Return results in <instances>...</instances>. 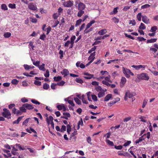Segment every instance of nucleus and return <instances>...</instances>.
Returning a JSON list of instances; mask_svg holds the SVG:
<instances>
[{
    "label": "nucleus",
    "instance_id": "42",
    "mask_svg": "<svg viewBox=\"0 0 158 158\" xmlns=\"http://www.w3.org/2000/svg\"><path fill=\"white\" fill-rule=\"evenodd\" d=\"M106 142L107 144L110 146H113L114 145L113 142L110 141L109 139H106Z\"/></svg>",
    "mask_w": 158,
    "mask_h": 158
},
{
    "label": "nucleus",
    "instance_id": "56",
    "mask_svg": "<svg viewBox=\"0 0 158 158\" xmlns=\"http://www.w3.org/2000/svg\"><path fill=\"white\" fill-rule=\"evenodd\" d=\"M16 5L15 4L10 3L8 5L9 8L11 9H15L16 8Z\"/></svg>",
    "mask_w": 158,
    "mask_h": 158
},
{
    "label": "nucleus",
    "instance_id": "63",
    "mask_svg": "<svg viewBox=\"0 0 158 158\" xmlns=\"http://www.w3.org/2000/svg\"><path fill=\"white\" fill-rule=\"evenodd\" d=\"M96 49V48L95 46H94L90 50H89L88 51V53H92V52L94 51Z\"/></svg>",
    "mask_w": 158,
    "mask_h": 158
},
{
    "label": "nucleus",
    "instance_id": "36",
    "mask_svg": "<svg viewBox=\"0 0 158 158\" xmlns=\"http://www.w3.org/2000/svg\"><path fill=\"white\" fill-rule=\"evenodd\" d=\"M64 107V105L63 104L58 105L57 106L58 109L60 110H62Z\"/></svg>",
    "mask_w": 158,
    "mask_h": 158
},
{
    "label": "nucleus",
    "instance_id": "3",
    "mask_svg": "<svg viewBox=\"0 0 158 158\" xmlns=\"http://www.w3.org/2000/svg\"><path fill=\"white\" fill-rule=\"evenodd\" d=\"M123 71L126 77L128 78L130 77V74L132 76L134 75V73L131 72L130 70L126 68L125 69L124 67L123 68Z\"/></svg>",
    "mask_w": 158,
    "mask_h": 158
},
{
    "label": "nucleus",
    "instance_id": "11",
    "mask_svg": "<svg viewBox=\"0 0 158 158\" xmlns=\"http://www.w3.org/2000/svg\"><path fill=\"white\" fill-rule=\"evenodd\" d=\"M106 91V89L102 90L101 88L99 86V98L104 96L105 95V92Z\"/></svg>",
    "mask_w": 158,
    "mask_h": 158
},
{
    "label": "nucleus",
    "instance_id": "40",
    "mask_svg": "<svg viewBox=\"0 0 158 158\" xmlns=\"http://www.w3.org/2000/svg\"><path fill=\"white\" fill-rule=\"evenodd\" d=\"M110 35H104L102 36V35H100L99 36V40L102 39H105L106 38L109 37Z\"/></svg>",
    "mask_w": 158,
    "mask_h": 158
},
{
    "label": "nucleus",
    "instance_id": "32",
    "mask_svg": "<svg viewBox=\"0 0 158 158\" xmlns=\"http://www.w3.org/2000/svg\"><path fill=\"white\" fill-rule=\"evenodd\" d=\"M53 24L52 25V27H55L58 25L59 23V21L57 20H54L53 21Z\"/></svg>",
    "mask_w": 158,
    "mask_h": 158
},
{
    "label": "nucleus",
    "instance_id": "6",
    "mask_svg": "<svg viewBox=\"0 0 158 158\" xmlns=\"http://www.w3.org/2000/svg\"><path fill=\"white\" fill-rule=\"evenodd\" d=\"M73 2L72 1L69 0L63 3V5L66 7H70L73 6Z\"/></svg>",
    "mask_w": 158,
    "mask_h": 158
},
{
    "label": "nucleus",
    "instance_id": "54",
    "mask_svg": "<svg viewBox=\"0 0 158 158\" xmlns=\"http://www.w3.org/2000/svg\"><path fill=\"white\" fill-rule=\"evenodd\" d=\"M45 73L44 74V76L46 77H48L49 76V72L48 69L46 70Z\"/></svg>",
    "mask_w": 158,
    "mask_h": 158
},
{
    "label": "nucleus",
    "instance_id": "39",
    "mask_svg": "<svg viewBox=\"0 0 158 158\" xmlns=\"http://www.w3.org/2000/svg\"><path fill=\"white\" fill-rule=\"evenodd\" d=\"M157 29V27L156 26H154L152 27L151 29L150 30V31L151 32H155Z\"/></svg>",
    "mask_w": 158,
    "mask_h": 158
},
{
    "label": "nucleus",
    "instance_id": "7",
    "mask_svg": "<svg viewBox=\"0 0 158 158\" xmlns=\"http://www.w3.org/2000/svg\"><path fill=\"white\" fill-rule=\"evenodd\" d=\"M28 7L30 9L33 10H36L37 9L36 5H34L33 3L29 4Z\"/></svg>",
    "mask_w": 158,
    "mask_h": 158
},
{
    "label": "nucleus",
    "instance_id": "31",
    "mask_svg": "<svg viewBox=\"0 0 158 158\" xmlns=\"http://www.w3.org/2000/svg\"><path fill=\"white\" fill-rule=\"evenodd\" d=\"M92 84L93 85H97V87H96L95 89L97 91H99V86H98V82L96 81H94L92 82Z\"/></svg>",
    "mask_w": 158,
    "mask_h": 158
},
{
    "label": "nucleus",
    "instance_id": "4",
    "mask_svg": "<svg viewBox=\"0 0 158 158\" xmlns=\"http://www.w3.org/2000/svg\"><path fill=\"white\" fill-rule=\"evenodd\" d=\"M73 95L68 97L67 98L64 99V101L65 102H67L72 106H75V104L73 102Z\"/></svg>",
    "mask_w": 158,
    "mask_h": 158
},
{
    "label": "nucleus",
    "instance_id": "34",
    "mask_svg": "<svg viewBox=\"0 0 158 158\" xmlns=\"http://www.w3.org/2000/svg\"><path fill=\"white\" fill-rule=\"evenodd\" d=\"M73 99L74 100L75 102L78 105H81V101L77 98H75L73 97Z\"/></svg>",
    "mask_w": 158,
    "mask_h": 158
},
{
    "label": "nucleus",
    "instance_id": "8",
    "mask_svg": "<svg viewBox=\"0 0 158 158\" xmlns=\"http://www.w3.org/2000/svg\"><path fill=\"white\" fill-rule=\"evenodd\" d=\"M95 52H94L93 53H91L90 56H89V57L88 58V60H90V61L89 62V63H91L93 61L95 58Z\"/></svg>",
    "mask_w": 158,
    "mask_h": 158
},
{
    "label": "nucleus",
    "instance_id": "19",
    "mask_svg": "<svg viewBox=\"0 0 158 158\" xmlns=\"http://www.w3.org/2000/svg\"><path fill=\"white\" fill-rule=\"evenodd\" d=\"M95 23V21L94 20H93L91 21L89 23H88L86 25V28L85 30V31L87 30L89 28L92 24L94 23Z\"/></svg>",
    "mask_w": 158,
    "mask_h": 158
},
{
    "label": "nucleus",
    "instance_id": "49",
    "mask_svg": "<svg viewBox=\"0 0 158 158\" xmlns=\"http://www.w3.org/2000/svg\"><path fill=\"white\" fill-rule=\"evenodd\" d=\"M75 81L76 82L80 84H82L83 83V80L80 78H76Z\"/></svg>",
    "mask_w": 158,
    "mask_h": 158
},
{
    "label": "nucleus",
    "instance_id": "53",
    "mask_svg": "<svg viewBox=\"0 0 158 158\" xmlns=\"http://www.w3.org/2000/svg\"><path fill=\"white\" fill-rule=\"evenodd\" d=\"M25 108V107L23 106V104L22 106L20 108V110L22 112H25L26 111V110Z\"/></svg>",
    "mask_w": 158,
    "mask_h": 158
},
{
    "label": "nucleus",
    "instance_id": "29",
    "mask_svg": "<svg viewBox=\"0 0 158 158\" xmlns=\"http://www.w3.org/2000/svg\"><path fill=\"white\" fill-rule=\"evenodd\" d=\"M112 97V95L110 94H107L104 98V101H108Z\"/></svg>",
    "mask_w": 158,
    "mask_h": 158
},
{
    "label": "nucleus",
    "instance_id": "1",
    "mask_svg": "<svg viewBox=\"0 0 158 158\" xmlns=\"http://www.w3.org/2000/svg\"><path fill=\"white\" fill-rule=\"evenodd\" d=\"M135 92H130L129 90H127L126 91L124 99L125 101H126L127 99L128 98H131L132 97L135 96Z\"/></svg>",
    "mask_w": 158,
    "mask_h": 158
},
{
    "label": "nucleus",
    "instance_id": "25",
    "mask_svg": "<svg viewBox=\"0 0 158 158\" xmlns=\"http://www.w3.org/2000/svg\"><path fill=\"white\" fill-rule=\"evenodd\" d=\"M6 152L7 155L3 154V155L5 158H8L9 157H11L12 156L11 153H10V151L9 150H7V152Z\"/></svg>",
    "mask_w": 158,
    "mask_h": 158
},
{
    "label": "nucleus",
    "instance_id": "14",
    "mask_svg": "<svg viewBox=\"0 0 158 158\" xmlns=\"http://www.w3.org/2000/svg\"><path fill=\"white\" fill-rule=\"evenodd\" d=\"M23 106H24L27 109L29 110H32L34 108L32 105L27 103L24 104Z\"/></svg>",
    "mask_w": 158,
    "mask_h": 158
},
{
    "label": "nucleus",
    "instance_id": "30",
    "mask_svg": "<svg viewBox=\"0 0 158 158\" xmlns=\"http://www.w3.org/2000/svg\"><path fill=\"white\" fill-rule=\"evenodd\" d=\"M26 131L30 133H31L32 132H33L35 133H36V131H35L31 127H30L29 128H27L26 129Z\"/></svg>",
    "mask_w": 158,
    "mask_h": 158
},
{
    "label": "nucleus",
    "instance_id": "17",
    "mask_svg": "<svg viewBox=\"0 0 158 158\" xmlns=\"http://www.w3.org/2000/svg\"><path fill=\"white\" fill-rule=\"evenodd\" d=\"M126 81V79L124 77H122L121 81L120 82V86L122 87L124 85Z\"/></svg>",
    "mask_w": 158,
    "mask_h": 158
},
{
    "label": "nucleus",
    "instance_id": "21",
    "mask_svg": "<svg viewBox=\"0 0 158 158\" xmlns=\"http://www.w3.org/2000/svg\"><path fill=\"white\" fill-rule=\"evenodd\" d=\"M131 67L135 69L136 70H138L141 68H144L145 67V66L144 65H133Z\"/></svg>",
    "mask_w": 158,
    "mask_h": 158
},
{
    "label": "nucleus",
    "instance_id": "57",
    "mask_svg": "<svg viewBox=\"0 0 158 158\" xmlns=\"http://www.w3.org/2000/svg\"><path fill=\"white\" fill-rule=\"evenodd\" d=\"M59 54L60 55V58L62 59L63 56V51L60 50L59 52Z\"/></svg>",
    "mask_w": 158,
    "mask_h": 158
},
{
    "label": "nucleus",
    "instance_id": "62",
    "mask_svg": "<svg viewBox=\"0 0 158 158\" xmlns=\"http://www.w3.org/2000/svg\"><path fill=\"white\" fill-rule=\"evenodd\" d=\"M150 5L148 4H146L141 6V8L142 9H144L149 7Z\"/></svg>",
    "mask_w": 158,
    "mask_h": 158
},
{
    "label": "nucleus",
    "instance_id": "52",
    "mask_svg": "<svg viewBox=\"0 0 158 158\" xmlns=\"http://www.w3.org/2000/svg\"><path fill=\"white\" fill-rule=\"evenodd\" d=\"M65 83V81H61L57 82V85L59 86H63Z\"/></svg>",
    "mask_w": 158,
    "mask_h": 158
},
{
    "label": "nucleus",
    "instance_id": "45",
    "mask_svg": "<svg viewBox=\"0 0 158 158\" xmlns=\"http://www.w3.org/2000/svg\"><path fill=\"white\" fill-rule=\"evenodd\" d=\"M142 16V14L141 13H139L137 15V19L139 21H141V17H142V16Z\"/></svg>",
    "mask_w": 158,
    "mask_h": 158
},
{
    "label": "nucleus",
    "instance_id": "41",
    "mask_svg": "<svg viewBox=\"0 0 158 158\" xmlns=\"http://www.w3.org/2000/svg\"><path fill=\"white\" fill-rule=\"evenodd\" d=\"M43 88L44 89L47 90L49 88V85L47 83H44L43 85Z\"/></svg>",
    "mask_w": 158,
    "mask_h": 158
},
{
    "label": "nucleus",
    "instance_id": "24",
    "mask_svg": "<svg viewBox=\"0 0 158 158\" xmlns=\"http://www.w3.org/2000/svg\"><path fill=\"white\" fill-rule=\"evenodd\" d=\"M45 65V64H44L43 63L42 65H39L38 67L40 70L44 71L46 70V69L44 67Z\"/></svg>",
    "mask_w": 158,
    "mask_h": 158
},
{
    "label": "nucleus",
    "instance_id": "59",
    "mask_svg": "<svg viewBox=\"0 0 158 158\" xmlns=\"http://www.w3.org/2000/svg\"><path fill=\"white\" fill-rule=\"evenodd\" d=\"M57 85V83H52L51 84V87L52 89H56V86Z\"/></svg>",
    "mask_w": 158,
    "mask_h": 158
},
{
    "label": "nucleus",
    "instance_id": "9",
    "mask_svg": "<svg viewBox=\"0 0 158 158\" xmlns=\"http://www.w3.org/2000/svg\"><path fill=\"white\" fill-rule=\"evenodd\" d=\"M85 7V5L83 3L80 2L78 6V10H83Z\"/></svg>",
    "mask_w": 158,
    "mask_h": 158
},
{
    "label": "nucleus",
    "instance_id": "55",
    "mask_svg": "<svg viewBox=\"0 0 158 158\" xmlns=\"http://www.w3.org/2000/svg\"><path fill=\"white\" fill-rule=\"evenodd\" d=\"M67 131L69 134H70V132L71 131V128L70 125L69 124L67 125Z\"/></svg>",
    "mask_w": 158,
    "mask_h": 158
},
{
    "label": "nucleus",
    "instance_id": "35",
    "mask_svg": "<svg viewBox=\"0 0 158 158\" xmlns=\"http://www.w3.org/2000/svg\"><path fill=\"white\" fill-rule=\"evenodd\" d=\"M54 81H58L61 80L62 79V77L61 76H58L57 77H53Z\"/></svg>",
    "mask_w": 158,
    "mask_h": 158
},
{
    "label": "nucleus",
    "instance_id": "18",
    "mask_svg": "<svg viewBox=\"0 0 158 158\" xmlns=\"http://www.w3.org/2000/svg\"><path fill=\"white\" fill-rule=\"evenodd\" d=\"M61 73L64 75V77L69 74V72L67 69H64L63 71L61 72Z\"/></svg>",
    "mask_w": 158,
    "mask_h": 158
},
{
    "label": "nucleus",
    "instance_id": "12",
    "mask_svg": "<svg viewBox=\"0 0 158 158\" xmlns=\"http://www.w3.org/2000/svg\"><path fill=\"white\" fill-rule=\"evenodd\" d=\"M146 135V134H145L143 135L142 136L138 139H137L135 141V143L136 144L139 143L140 142H141L143 140H144V139L146 138V137H145V136Z\"/></svg>",
    "mask_w": 158,
    "mask_h": 158
},
{
    "label": "nucleus",
    "instance_id": "60",
    "mask_svg": "<svg viewBox=\"0 0 158 158\" xmlns=\"http://www.w3.org/2000/svg\"><path fill=\"white\" fill-rule=\"evenodd\" d=\"M19 82V81L15 79H13L11 81V83L14 85H17Z\"/></svg>",
    "mask_w": 158,
    "mask_h": 158
},
{
    "label": "nucleus",
    "instance_id": "44",
    "mask_svg": "<svg viewBox=\"0 0 158 158\" xmlns=\"http://www.w3.org/2000/svg\"><path fill=\"white\" fill-rule=\"evenodd\" d=\"M139 28L141 30H144L146 28L145 25L143 23H141L140 26L139 27Z\"/></svg>",
    "mask_w": 158,
    "mask_h": 158
},
{
    "label": "nucleus",
    "instance_id": "58",
    "mask_svg": "<svg viewBox=\"0 0 158 158\" xmlns=\"http://www.w3.org/2000/svg\"><path fill=\"white\" fill-rule=\"evenodd\" d=\"M30 19L31 21L33 23H36L37 22V19L33 17H30Z\"/></svg>",
    "mask_w": 158,
    "mask_h": 158
},
{
    "label": "nucleus",
    "instance_id": "23",
    "mask_svg": "<svg viewBox=\"0 0 158 158\" xmlns=\"http://www.w3.org/2000/svg\"><path fill=\"white\" fill-rule=\"evenodd\" d=\"M30 121H32V118H27L24 121L23 123V125L27 126V124Z\"/></svg>",
    "mask_w": 158,
    "mask_h": 158
},
{
    "label": "nucleus",
    "instance_id": "16",
    "mask_svg": "<svg viewBox=\"0 0 158 158\" xmlns=\"http://www.w3.org/2000/svg\"><path fill=\"white\" fill-rule=\"evenodd\" d=\"M100 73L102 75L99 76V78L102 79L106 75H107L108 74V72L106 71H101Z\"/></svg>",
    "mask_w": 158,
    "mask_h": 158
},
{
    "label": "nucleus",
    "instance_id": "38",
    "mask_svg": "<svg viewBox=\"0 0 158 158\" xmlns=\"http://www.w3.org/2000/svg\"><path fill=\"white\" fill-rule=\"evenodd\" d=\"M1 8L4 10H6L8 9L6 5L5 4H3L1 5Z\"/></svg>",
    "mask_w": 158,
    "mask_h": 158
},
{
    "label": "nucleus",
    "instance_id": "48",
    "mask_svg": "<svg viewBox=\"0 0 158 158\" xmlns=\"http://www.w3.org/2000/svg\"><path fill=\"white\" fill-rule=\"evenodd\" d=\"M11 34L9 32H6L4 33V36L5 38H9L11 36Z\"/></svg>",
    "mask_w": 158,
    "mask_h": 158
},
{
    "label": "nucleus",
    "instance_id": "47",
    "mask_svg": "<svg viewBox=\"0 0 158 158\" xmlns=\"http://www.w3.org/2000/svg\"><path fill=\"white\" fill-rule=\"evenodd\" d=\"M81 100L85 104H87L88 103V102L85 100V95H82L81 96Z\"/></svg>",
    "mask_w": 158,
    "mask_h": 158
},
{
    "label": "nucleus",
    "instance_id": "50",
    "mask_svg": "<svg viewBox=\"0 0 158 158\" xmlns=\"http://www.w3.org/2000/svg\"><path fill=\"white\" fill-rule=\"evenodd\" d=\"M82 21L81 19H79L78 20H77L76 22L75 26L76 27H77L78 26H79L80 24Z\"/></svg>",
    "mask_w": 158,
    "mask_h": 158
},
{
    "label": "nucleus",
    "instance_id": "33",
    "mask_svg": "<svg viewBox=\"0 0 158 158\" xmlns=\"http://www.w3.org/2000/svg\"><path fill=\"white\" fill-rule=\"evenodd\" d=\"M157 39H151L150 40H148L147 42L148 43H153L156 42L157 40Z\"/></svg>",
    "mask_w": 158,
    "mask_h": 158
},
{
    "label": "nucleus",
    "instance_id": "51",
    "mask_svg": "<svg viewBox=\"0 0 158 158\" xmlns=\"http://www.w3.org/2000/svg\"><path fill=\"white\" fill-rule=\"evenodd\" d=\"M28 46L29 48H31L32 50H34V46L33 45V43L32 42H30Z\"/></svg>",
    "mask_w": 158,
    "mask_h": 158
},
{
    "label": "nucleus",
    "instance_id": "10",
    "mask_svg": "<svg viewBox=\"0 0 158 158\" xmlns=\"http://www.w3.org/2000/svg\"><path fill=\"white\" fill-rule=\"evenodd\" d=\"M142 21L145 23L148 24L150 23L149 19L146 15L142 16Z\"/></svg>",
    "mask_w": 158,
    "mask_h": 158
},
{
    "label": "nucleus",
    "instance_id": "13",
    "mask_svg": "<svg viewBox=\"0 0 158 158\" xmlns=\"http://www.w3.org/2000/svg\"><path fill=\"white\" fill-rule=\"evenodd\" d=\"M84 74L86 76L84 77V78L87 79H89L92 78L94 76L93 75L89 74L88 73H84Z\"/></svg>",
    "mask_w": 158,
    "mask_h": 158
},
{
    "label": "nucleus",
    "instance_id": "28",
    "mask_svg": "<svg viewBox=\"0 0 158 158\" xmlns=\"http://www.w3.org/2000/svg\"><path fill=\"white\" fill-rule=\"evenodd\" d=\"M79 11L78 12L77 16L78 17H81L84 13L85 11L82 10H78Z\"/></svg>",
    "mask_w": 158,
    "mask_h": 158
},
{
    "label": "nucleus",
    "instance_id": "5",
    "mask_svg": "<svg viewBox=\"0 0 158 158\" xmlns=\"http://www.w3.org/2000/svg\"><path fill=\"white\" fill-rule=\"evenodd\" d=\"M138 78L139 79L148 80L149 79V77L146 73H142L139 75Z\"/></svg>",
    "mask_w": 158,
    "mask_h": 158
},
{
    "label": "nucleus",
    "instance_id": "64",
    "mask_svg": "<svg viewBox=\"0 0 158 158\" xmlns=\"http://www.w3.org/2000/svg\"><path fill=\"white\" fill-rule=\"evenodd\" d=\"M46 37V35L43 34L41 35L40 37V39L41 40H45V38Z\"/></svg>",
    "mask_w": 158,
    "mask_h": 158
},
{
    "label": "nucleus",
    "instance_id": "26",
    "mask_svg": "<svg viewBox=\"0 0 158 158\" xmlns=\"http://www.w3.org/2000/svg\"><path fill=\"white\" fill-rule=\"evenodd\" d=\"M15 147L19 149L20 150H24L25 149V148L23 146L22 147L20 144H16L15 145Z\"/></svg>",
    "mask_w": 158,
    "mask_h": 158
},
{
    "label": "nucleus",
    "instance_id": "20",
    "mask_svg": "<svg viewBox=\"0 0 158 158\" xmlns=\"http://www.w3.org/2000/svg\"><path fill=\"white\" fill-rule=\"evenodd\" d=\"M23 66L25 69L27 70H29V69H33L34 68V66H31L26 64H24Z\"/></svg>",
    "mask_w": 158,
    "mask_h": 158
},
{
    "label": "nucleus",
    "instance_id": "43",
    "mask_svg": "<svg viewBox=\"0 0 158 158\" xmlns=\"http://www.w3.org/2000/svg\"><path fill=\"white\" fill-rule=\"evenodd\" d=\"M91 93L90 91L86 93L88 100L89 101H91V95L92 94H91Z\"/></svg>",
    "mask_w": 158,
    "mask_h": 158
},
{
    "label": "nucleus",
    "instance_id": "2",
    "mask_svg": "<svg viewBox=\"0 0 158 158\" xmlns=\"http://www.w3.org/2000/svg\"><path fill=\"white\" fill-rule=\"evenodd\" d=\"M3 110L4 111L2 113V116L8 119L10 118L11 114L10 111L6 108H4Z\"/></svg>",
    "mask_w": 158,
    "mask_h": 158
},
{
    "label": "nucleus",
    "instance_id": "27",
    "mask_svg": "<svg viewBox=\"0 0 158 158\" xmlns=\"http://www.w3.org/2000/svg\"><path fill=\"white\" fill-rule=\"evenodd\" d=\"M23 117V116L19 117L17 120H15L13 122V124H18L19 123V122L21 121V120L22 119Z\"/></svg>",
    "mask_w": 158,
    "mask_h": 158
},
{
    "label": "nucleus",
    "instance_id": "46",
    "mask_svg": "<svg viewBox=\"0 0 158 158\" xmlns=\"http://www.w3.org/2000/svg\"><path fill=\"white\" fill-rule=\"evenodd\" d=\"M31 102L34 104H37V105H40V102H38L37 100H36L35 99H32L31 100Z\"/></svg>",
    "mask_w": 158,
    "mask_h": 158
},
{
    "label": "nucleus",
    "instance_id": "37",
    "mask_svg": "<svg viewBox=\"0 0 158 158\" xmlns=\"http://www.w3.org/2000/svg\"><path fill=\"white\" fill-rule=\"evenodd\" d=\"M107 31L105 29H102L100 31H99V35H103L104 34H105L107 32Z\"/></svg>",
    "mask_w": 158,
    "mask_h": 158
},
{
    "label": "nucleus",
    "instance_id": "22",
    "mask_svg": "<svg viewBox=\"0 0 158 158\" xmlns=\"http://www.w3.org/2000/svg\"><path fill=\"white\" fill-rule=\"evenodd\" d=\"M28 149L31 153H32L31 155L32 156H35V154L36 152L35 150L31 148H28Z\"/></svg>",
    "mask_w": 158,
    "mask_h": 158
},
{
    "label": "nucleus",
    "instance_id": "61",
    "mask_svg": "<svg viewBox=\"0 0 158 158\" xmlns=\"http://www.w3.org/2000/svg\"><path fill=\"white\" fill-rule=\"evenodd\" d=\"M131 119V117H126L123 120V121L124 122H127L129 121Z\"/></svg>",
    "mask_w": 158,
    "mask_h": 158
},
{
    "label": "nucleus",
    "instance_id": "15",
    "mask_svg": "<svg viewBox=\"0 0 158 158\" xmlns=\"http://www.w3.org/2000/svg\"><path fill=\"white\" fill-rule=\"evenodd\" d=\"M53 118L52 116H49L46 118V121L48 125H49L51 123L53 122Z\"/></svg>",
    "mask_w": 158,
    "mask_h": 158
}]
</instances>
